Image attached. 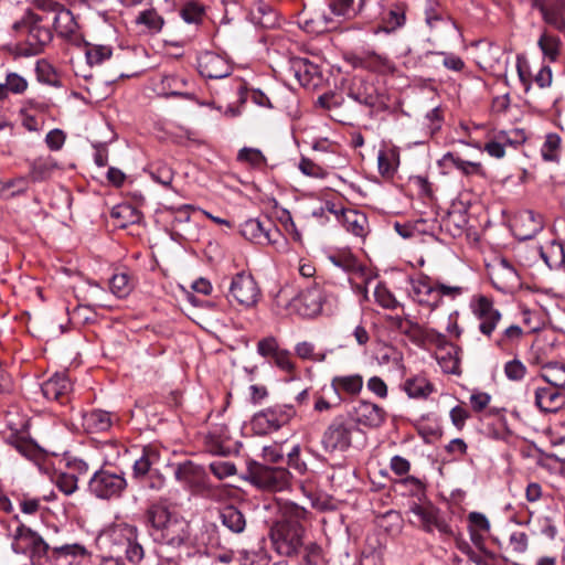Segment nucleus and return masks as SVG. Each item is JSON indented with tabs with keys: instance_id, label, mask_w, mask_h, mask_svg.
<instances>
[{
	"instance_id": "9d476101",
	"label": "nucleus",
	"mask_w": 565,
	"mask_h": 565,
	"mask_svg": "<svg viewBox=\"0 0 565 565\" xmlns=\"http://www.w3.org/2000/svg\"><path fill=\"white\" fill-rule=\"evenodd\" d=\"M90 552L79 543L52 547L47 563L51 565H88Z\"/></svg>"
},
{
	"instance_id": "f704fd0d",
	"label": "nucleus",
	"mask_w": 565,
	"mask_h": 565,
	"mask_svg": "<svg viewBox=\"0 0 565 565\" xmlns=\"http://www.w3.org/2000/svg\"><path fill=\"white\" fill-rule=\"evenodd\" d=\"M290 70L294 72L298 82L306 86L309 85L312 78L319 75V67L302 57H295L290 61Z\"/></svg>"
},
{
	"instance_id": "864d4df0",
	"label": "nucleus",
	"mask_w": 565,
	"mask_h": 565,
	"mask_svg": "<svg viewBox=\"0 0 565 565\" xmlns=\"http://www.w3.org/2000/svg\"><path fill=\"white\" fill-rule=\"evenodd\" d=\"M374 297L375 301L385 309H395L399 306L394 295L383 284L376 286Z\"/></svg>"
},
{
	"instance_id": "ea45409f",
	"label": "nucleus",
	"mask_w": 565,
	"mask_h": 565,
	"mask_svg": "<svg viewBox=\"0 0 565 565\" xmlns=\"http://www.w3.org/2000/svg\"><path fill=\"white\" fill-rule=\"evenodd\" d=\"M404 390L409 397H427L433 392V385L425 377L408 379Z\"/></svg>"
},
{
	"instance_id": "f8f14e48",
	"label": "nucleus",
	"mask_w": 565,
	"mask_h": 565,
	"mask_svg": "<svg viewBox=\"0 0 565 565\" xmlns=\"http://www.w3.org/2000/svg\"><path fill=\"white\" fill-rule=\"evenodd\" d=\"M472 312L479 321V331L490 338L502 318L501 312L494 308L493 301L486 296H479L476 299Z\"/></svg>"
},
{
	"instance_id": "f03ea898",
	"label": "nucleus",
	"mask_w": 565,
	"mask_h": 565,
	"mask_svg": "<svg viewBox=\"0 0 565 565\" xmlns=\"http://www.w3.org/2000/svg\"><path fill=\"white\" fill-rule=\"evenodd\" d=\"M11 547L17 554H29L33 562H47L52 550L41 535L23 524L15 529Z\"/></svg>"
},
{
	"instance_id": "5701e85b",
	"label": "nucleus",
	"mask_w": 565,
	"mask_h": 565,
	"mask_svg": "<svg viewBox=\"0 0 565 565\" xmlns=\"http://www.w3.org/2000/svg\"><path fill=\"white\" fill-rule=\"evenodd\" d=\"M175 479L190 488H201L205 483L204 469L192 461H185L174 470Z\"/></svg>"
},
{
	"instance_id": "6e6552de",
	"label": "nucleus",
	"mask_w": 565,
	"mask_h": 565,
	"mask_svg": "<svg viewBox=\"0 0 565 565\" xmlns=\"http://www.w3.org/2000/svg\"><path fill=\"white\" fill-rule=\"evenodd\" d=\"M253 482L266 491L278 492L290 484V473L285 468L260 466L253 472Z\"/></svg>"
},
{
	"instance_id": "c03bdc74",
	"label": "nucleus",
	"mask_w": 565,
	"mask_h": 565,
	"mask_svg": "<svg viewBox=\"0 0 565 565\" xmlns=\"http://www.w3.org/2000/svg\"><path fill=\"white\" fill-rule=\"evenodd\" d=\"M159 459V455L154 449L143 448L142 455L134 463V473L136 477H142L150 471L152 465Z\"/></svg>"
},
{
	"instance_id": "de8ad7c7",
	"label": "nucleus",
	"mask_w": 565,
	"mask_h": 565,
	"mask_svg": "<svg viewBox=\"0 0 565 565\" xmlns=\"http://www.w3.org/2000/svg\"><path fill=\"white\" fill-rule=\"evenodd\" d=\"M561 41L554 35L543 33L539 40V46L543 54L551 61H555L559 54Z\"/></svg>"
},
{
	"instance_id": "423d86ee",
	"label": "nucleus",
	"mask_w": 565,
	"mask_h": 565,
	"mask_svg": "<svg viewBox=\"0 0 565 565\" xmlns=\"http://www.w3.org/2000/svg\"><path fill=\"white\" fill-rule=\"evenodd\" d=\"M353 426L341 418H334L326 428L321 444L327 452L345 451L352 441Z\"/></svg>"
},
{
	"instance_id": "412c9836",
	"label": "nucleus",
	"mask_w": 565,
	"mask_h": 565,
	"mask_svg": "<svg viewBox=\"0 0 565 565\" xmlns=\"http://www.w3.org/2000/svg\"><path fill=\"white\" fill-rule=\"evenodd\" d=\"M353 65L354 67L379 74H391L395 72V65L392 60L384 54H379L373 51L355 56L353 58Z\"/></svg>"
},
{
	"instance_id": "09e8293b",
	"label": "nucleus",
	"mask_w": 565,
	"mask_h": 565,
	"mask_svg": "<svg viewBox=\"0 0 565 565\" xmlns=\"http://www.w3.org/2000/svg\"><path fill=\"white\" fill-rule=\"evenodd\" d=\"M237 159L248 163L253 168H262L266 166V158L259 149L243 148L238 151Z\"/></svg>"
},
{
	"instance_id": "58836bf2",
	"label": "nucleus",
	"mask_w": 565,
	"mask_h": 565,
	"mask_svg": "<svg viewBox=\"0 0 565 565\" xmlns=\"http://www.w3.org/2000/svg\"><path fill=\"white\" fill-rule=\"evenodd\" d=\"M564 10L565 3L563 1H552V6L542 14L543 20L557 31H565Z\"/></svg>"
},
{
	"instance_id": "7ed1b4c3",
	"label": "nucleus",
	"mask_w": 565,
	"mask_h": 565,
	"mask_svg": "<svg viewBox=\"0 0 565 565\" xmlns=\"http://www.w3.org/2000/svg\"><path fill=\"white\" fill-rule=\"evenodd\" d=\"M260 296V288L252 274L243 270L232 277L226 294L230 302L235 301L244 308H253L257 305Z\"/></svg>"
},
{
	"instance_id": "79ce46f5",
	"label": "nucleus",
	"mask_w": 565,
	"mask_h": 565,
	"mask_svg": "<svg viewBox=\"0 0 565 565\" xmlns=\"http://www.w3.org/2000/svg\"><path fill=\"white\" fill-rule=\"evenodd\" d=\"M55 169V163L50 159H38L32 162L29 177L33 182H42L49 179Z\"/></svg>"
},
{
	"instance_id": "8fccbe9b",
	"label": "nucleus",
	"mask_w": 565,
	"mask_h": 565,
	"mask_svg": "<svg viewBox=\"0 0 565 565\" xmlns=\"http://www.w3.org/2000/svg\"><path fill=\"white\" fill-rule=\"evenodd\" d=\"M111 49L105 45H87L86 58L89 65H100L111 56Z\"/></svg>"
},
{
	"instance_id": "6e6d98bb",
	"label": "nucleus",
	"mask_w": 565,
	"mask_h": 565,
	"mask_svg": "<svg viewBox=\"0 0 565 565\" xmlns=\"http://www.w3.org/2000/svg\"><path fill=\"white\" fill-rule=\"evenodd\" d=\"M397 320L398 329L407 334L412 340L419 341L427 337V331L424 330L418 323L413 322L412 320H403L401 318Z\"/></svg>"
},
{
	"instance_id": "f257e3e1",
	"label": "nucleus",
	"mask_w": 565,
	"mask_h": 565,
	"mask_svg": "<svg viewBox=\"0 0 565 565\" xmlns=\"http://www.w3.org/2000/svg\"><path fill=\"white\" fill-rule=\"evenodd\" d=\"M12 30L17 35L25 38L30 54H39L52 40L50 28L42 24V18L31 10L12 24Z\"/></svg>"
},
{
	"instance_id": "7c9ffc66",
	"label": "nucleus",
	"mask_w": 565,
	"mask_h": 565,
	"mask_svg": "<svg viewBox=\"0 0 565 565\" xmlns=\"http://www.w3.org/2000/svg\"><path fill=\"white\" fill-rule=\"evenodd\" d=\"M175 514L171 513L169 509L161 504H152L146 512L147 523L151 526L150 534H158L161 532Z\"/></svg>"
},
{
	"instance_id": "39448f33",
	"label": "nucleus",
	"mask_w": 565,
	"mask_h": 565,
	"mask_svg": "<svg viewBox=\"0 0 565 565\" xmlns=\"http://www.w3.org/2000/svg\"><path fill=\"white\" fill-rule=\"evenodd\" d=\"M127 487L124 476L100 469L89 480V490L100 499L119 497Z\"/></svg>"
},
{
	"instance_id": "72a5a7b5",
	"label": "nucleus",
	"mask_w": 565,
	"mask_h": 565,
	"mask_svg": "<svg viewBox=\"0 0 565 565\" xmlns=\"http://www.w3.org/2000/svg\"><path fill=\"white\" fill-rule=\"evenodd\" d=\"M185 85L186 81L184 78L178 77L175 75H166L162 76L160 84L158 85V89L159 94L166 97L179 96L186 99H192L193 94L183 90Z\"/></svg>"
},
{
	"instance_id": "a211bd4d",
	"label": "nucleus",
	"mask_w": 565,
	"mask_h": 565,
	"mask_svg": "<svg viewBox=\"0 0 565 565\" xmlns=\"http://www.w3.org/2000/svg\"><path fill=\"white\" fill-rule=\"evenodd\" d=\"M199 72L212 79L224 78L231 74L230 64L218 54L205 52L198 60Z\"/></svg>"
},
{
	"instance_id": "603ef678",
	"label": "nucleus",
	"mask_w": 565,
	"mask_h": 565,
	"mask_svg": "<svg viewBox=\"0 0 565 565\" xmlns=\"http://www.w3.org/2000/svg\"><path fill=\"white\" fill-rule=\"evenodd\" d=\"M526 373L527 367L519 359H513L504 364V374L510 381L520 382L525 377Z\"/></svg>"
},
{
	"instance_id": "680f3d73",
	"label": "nucleus",
	"mask_w": 565,
	"mask_h": 565,
	"mask_svg": "<svg viewBox=\"0 0 565 565\" xmlns=\"http://www.w3.org/2000/svg\"><path fill=\"white\" fill-rule=\"evenodd\" d=\"M320 282V290H322V311L332 313L339 305L338 296L331 290V286Z\"/></svg>"
},
{
	"instance_id": "0e129e2a",
	"label": "nucleus",
	"mask_w": 565,
	"mask_h": 565,
	"mask_svg": "<svg viewBox=\"0 0 565 565\" xmlns=\"http://www.w3.org/2000/svg\"><path fill=\"white\" fill-rule=\"evenodd\" d=\"M55 484L60 491L70 495L77 489V478L71 473H61L56 477Z\"/></svg>"
},
{
	"instance_id": "9b49d317",
	"label": "nucleus",
	"mask_w": 565,
	"mask_h": 565,
	"mask_svg": "<svg viewBox=\"0 0 565 565\" xmlns=\"http://www.w3.org/2000/svg\"><path fill=\"white\" fill-rule=\"evenodd\" d=\"M409 511L417 518L420 527L425 532L431 533L436 530L445 536L454 535L450 525L440 516L439 511L433 505L414 503L411 505Z\"/></svg>"
},
{
	"instance_id": "bb28decb",
	"label": "nucleus",
	"mask_w": 565,
	"mask_h": 565,
	"mask_svg": "<svg viewBox=\"0 0 565 565\" xmlns=\"http://www.w3.org/2000/svg\"><path fill=\"white\" fill-rule=\"evenodd\" d=\"M45 398L61 401L71 391V382L65 374H54L46 380L41 386Z\"/></svg>"
},
{
	"instance_id": "b1692460",
	"label": "nucleus",
	"mask_w": 565,
	"mask_h": 565,
	"mask_svg": "<svg viewBox=\"0 0 565 565\" xmlns=\"http://www.w3.org/2000/svg\"><path fill=\"white\" fill-rule=\"evenodd\" d=\"M331 387L334 391L339 404L342 402V394L355 396L363 388V376L360 374L338 375L331 380Z\"/></svg>"
},
{
	"instance_id": "20e7f679",
	"label": "nucleus",
	"mask_w": 565,
	"mask_h": 565,
	"mask_svg": "<svg viewBox=\"0 0 565 565\" xmlns=\"http://www.w3.org/2000/svg\"><path fill=\"white\" fill-rule=\"evenodd\" d=\"M306 530L301 525L275 523L270 530V539L275 550L285 556L300 553L305 544Z\"/></svg>"
},
{
	"instance_id": "aec40b11",
	"label": "nucleus",
	"mask_w": 565,
	"mask_h": 565,
	"mask_svg": "<svg viewBox=\"0 0 565 565\" xmlns=\"http://www.w3.org/2000/svg\"><path fill=\"white\" fill-rule=\"evenodd\" d=\"M309 519L310 512L306 508L292 501H278V520L275 523L305 527Z\"/></svg>"
},
{
	"instance_id": "052dcab7",
	"label": "nucleus",
	"mask_w": 565,
	"mask_h": 565,
	"mask_svg": "<svg viewBox=\"0 0 565 565\" xmlns=\"http://www.w3.org/2000/svg\"><path fill=\"white\" fill-rule=\"evenodd\" d=\"M395 154L392 151H380L377 154L379 171L383 177H391L395 171Z\"/></svg>"
},
{
	"instance_id": "c756f323",
	"label": "nucleus",
	"mask_w": 565,
	"mask_h": 565,
	"mask_svg": "<svg viewBox=\"0 0 565 565\" xmlns=\"http://www.w3.org/2000/svg\"><path fill=\"white\" fill-rule=\"evenodd\" d=\"M113 425L110 413L102 409H94L83 415V426L89 433L106 431Z\"/></svg>"
},
{
	"instance_id": "e2e57ef3",
	"label": "nucleus",
	"mask_w": 565,
	"mask_h": 565,
	"mask_svg": "<svg viewBox=\"0 0 565 565\" xmlns=\"http://www.w3.org/2000/svg\"><path fill=\"white\" fill-rule=\"evenodd\" d=\"M516 71L520 82L527 92L532 85V74L527 60L522 55L516 56Z\"/></svg>"
},
{
	"instance_id": "4468645a",
	"label": "nucleus",
	"mask_w": 565,
	"mask_h": 565,
	"mask_svg": "<svg viewBox=\"0 0 565 565\" xmlns=\"http://www.w3.org/2000/svg\"><path fill=\"white\" fill-rule=\"evenodd\" d=\"M490 277L493 286L502 292H511L521 284L515 268L505 258L492 267Z\"/></svg>"
},
{
	"instance_id": "a18cd8bd",
	"label": "nucleus",
	"mask_w": 565,
	"mask_h": 565,
	"mask_svg": "<svg viewBox=\"0 0 565 565\" xmlns=\"http://www.w3.org/2000/svg\"><path fill=\"white\" fill-rule=\"evenodd\" d=\"M523 334L524 332L521 327L511 324L498 337L495 345L501 350H505L508 347L519 343Z\"/></svg>"
},
{
	"instance_id": "49530a36",
	"label": "nucleus",
	"mask_w": 565,
	"mask_h": 565,
	"mask_svg": "<svg viewBox=\"0 0 565 565\" xmlns=\"http://www.w3.org/2000/svg\"><path fill=\"white\" fill-rule=\"evenodd\" d=\"M561 138L556 134H548L541 148V154L545 161H557L559 157Z\"/></svg>"
},
{
	"instance_id": "473e14b6",
	"label": "nucleus",
	"mask_w": 565,
	"mask_h": 565,
	"mask_svg": "<svg viewBox=\"0 0 565 565\" xmlns=\"http://www.w3.org/2000/svg\"><path fill=\"white\" fill-rule=\"evenodd\" d=\"M540 255L550 269H565V250L561 243L550 242L540 248Z\"/></svg>"
},
{
	"instance_id": "bf43d9fd",
	"label": "nucleus",
	"mask_w": 565,
	"mask_h": 565,
	"mask_svg": "<svg viewBox=\"0 0 565 565\" xmlns=\"http://www.w3.org/2000/svg\"><path fill=\"white\" fill-rule=\"evenodd\" d=\"M298 168L305 175L310 178L323 179L328 174L324 168L305 157L301 158Z\"/></svg>"
},
{
	"instance_id": "a878e982",
	"label": "nucleus",
	"mask_w": 565,
	"mask_h": 565,
	"mask_svg": "<svg viewBox=\"0 0 565 565\" xmlns=\"http://www.w3.org/2000/svg\"><path fill=\"white\" fill-rule=\"evenodd\" d=\"M341 223L348 232L358 237L363 238L369 233L367 217L364 213L358 210L342 209Z\"/></svg>"
},
{
	"instance_id": "4d7b16f0",
	"label": "nucleus",
	"mask_w": 565,
	"mask_h": 565,
	"mask_svg": "<svg viewBox=\"0 0 565 565\" xmlns=\"http://www.w3.org/2000/svg\"><path fill=\"white\" fill-rule=\"evenodd\" d=\"M425 20L430 28L445 20V13L435 0H428L425 8Z\"/></svg>"
},
{
	"instance_id": "3c124183",
	"label": "nucleus",
	"mask_w": 565,
	"mask_h": 565,
	"mask_svg": "<svg viewBox=\"0 0 565 565\" xmlns=\"http://www.w3.org/2000/svg\"><path fill=\"white\" fill-rule=\"evenodd\" d=\"M111 292L118 298H124L131 291L130 280L127 274H115L109 281Z\"/></svg>"
},
{
	"instance_id": "2f4dec72",
	"label": "nucleus",
	"mask_w": 565,
	"mask_h": 565,
	"mask_svg": "<svg viewBox=\"0 0 565 565\" xmlns=\"http://www.w3.org/2000/svg\"><path fill=\"white\" fill-rule=\"evenodd\" d=\"M540 376L551 386L564 392L565 390V364L561 362H548L542 365Z\"/></svg>"
},
{
	"instance_id": "37998d69",
	"label": "nucleus",
	"mask_w": 565,
	"mask_h": 565,
	"mask_svg": "<svg viewBox=\"0 0 565 565\" xmlns=\"http://www.w3.org/2000/svg\"><path fill=\"white\" fill-rule=\"evenodd\" d=\"M136 23L143 25L151 33L159 32L163 25V19L153 9L141 11L136 18Z\"/></svg>"
},
{
	"instance_id": "c9c22d12",
	"label": "nucleus",
	"mask_w": 565,
	"mask_h": 565,
	"mask_svg": "<svg viewBox=\"0 0 565 565\" xmlns=\"http://www.w3.org/2000/svg\"><path fill=\"white\" fill-rule=\"evenodd\" d=\"M120 554H124L126 559L135 565L141 563L145 557V548L139 540V531L136 526L131 532V537L127 539Z\"/></svg>"
},
{
	"instance_id": "774afa93",
	"label": "nucleus",
	"mask_w": 565,
	"mask_h": 565,
	"mask_svg": "<svg viewBox=\"0 0 565 565\" xmlns=\"http://www.w3.org/2000/svg\"><path fill=\"white\" fill-rule=\"evenodd\" d=\"M274 363L277 367L280 370L292 373L295 370V364L291 360V355L287 350H279L274 356H273Z\"/></svg>"
},
{
	"instance_id": "c85d7f7f",
	"label": "nucleus",
	"mask_w": 565,
	"mask_h": 565,
	"mask_svg": "<svg viewBox=\"0 0 565 565\" xmlns=\"http://www.w3.org/2000/svg\"><path fill=\"white\" fill-rule=\"evenodd\" d=\"M249 14L253 22L263 28H273L277 21L274 8L264 0H255L250 7Z\"/></svg>"
},
{
	"instance_id": "cd10ccee",
	"label": "nucleus",
	"mask_w": 565,
	"mask_h": 565,
	"mask_svg": "<svg viewBox=\"0 0 565 565\" xmlns=\"http://www.w3.org/2000/svg\"><path fill=\"white\" fill-rule=\"evenodd\" d=\"M53 25L60 36L67 40H75L77 38L78 24L73 13L64 7L55 13Z\"/></svg>"
},
{
	"instance_id": "0eeeda50",
	"label": "nucleus",
	"mask_w": 565,
	"mask_h": 565,
	"mask_svg": "<svg viewBox=\"0 0 565 565\" xmlns=\"http://www.w3.org/2000/svg\"><path fill=\"white\" fill-rule=\"evenodd\" d=\"M295 415L296 409L292 405H275L257 413L254 416L253 424L264 433L267 430H278L287 425Z\"/></svg>"
},
{
	"instance_id": "338daca9",
	"label": "nucleus",
	"mask_w": 565,
	"mask_h": 565,
	"mask_svg": "<svg viewBox=\"0 0 565 565\" xmlns=\"http://www.w3.org/2000/svg\"><path fill=\"white\" fill-rule=\"evenodd\" d=\"M210 469L218 479H224L236 473L235 465L228 461H214L210 465Z\"/></svg>"
},
{
	"instance_id": "4be33fe9",
	"label": "nucleus",
	"mask_w": 565,
	"mask_h": 565,
	"mask_svg": "<svg viewBox=\"0 0 565 565\" xmlns=\"http://www.w3.org/2000/svg\"><path fill=\"white\" fill-rule=\"evenodd\" d=\"M542 216L533 211H524L514 220V234L520 241L533 238L543 230Z\"/></svg>"
},
{
	"instance_id": "393cba45",
	"label": "nucleus",
	"mask_w": 565,
	"mask_h": 565,
	"mask_svg": "<svg viewBox=\"0 0 565 565\" xmlns=\"http://www.w3.org/2000/svg\"><path fill=\"white\" fill-rule=\"evenodd\" d=\"M412 287L413 292L420 305H426L431 309L438 307V291H436V284H431L427 276L413 279Z\"/></svg>"
},
{
	"instance_id": "5fc2aeb1",
	"label": "nucleus",
	"mask_w": 565,
	"mask_h": 565,
	"mask_svg": "<svg viewBox=\"0 0 565 565\" xmlns=\"http://www.w3.org/2000/svg\"><path fill=\"white\" fill-rule=\"evenodd\" d=\"M331 260L335 266L343 268L345 271L364 276V268L352 255L333 256Z\"/></svg>"
},
{
	"instance_id": "1a4fd4ad",
	"label": "nucleus",
	"mask_w": 565,
	"mask_h": 565,
	"mask_svg": "<svg viewBox=\"0 0 565 565\" xmlns=\"http://www.w3.org/2000/svg\"><path fill=\"white\" fill-rule=\"evenodd\" d=\"M290 310L305 318H312L322 312V290L320 282L301 291L289 303Z\"/></svg>"
},
{
	"instance_id": "ddd939ff",
	"label": "nucleus",
	"mask_w": 565,
	"mask_h": 565,
	"mask_svg": "<svg viewBox=\"0 0 565 565\" xmlns=\"http://www.w3.org/2000/svg\"><path fill=\"white\" fill-rule=\"evenodd\" d=\"M267 224L268 226L257 218H249L241 225V234L256 244H276L281 234L270 221Z\"/></svg>"
},
{
	"instance_id": "13d9d810",
	"label": "nucleus",
	"mask_w": 565,
	"mask_h": 565,
	"mask_svg": "<svg viewBox=\"0 0 565 565\" xmlns=\"http://www.w3.org/2000/svg\"><path fill=\"white\" fill-rule=\"evenodd\" d=\"M6 88L12 94L20 95L28 89V81L18 73L10 72L6 76Z\"/></svg>"
},
{
	"instance_id": "f3484780",
	"label": "nucleus",
	"mask_w": 565,
	"mask_h": 565,
	"mask_svg": "<svg viewBox=\"0 0 565 565\" xmlns=\"http://www.w3.org/2000/svg\"><path fill=\"white\" fill-rule=\"evenodd\" d=\"M153 539L167 545L179 546L189 539V524L175 514L161 532L153 534Z\"/></svg>"
},
{
	"instance_id": "4c0bfd02",
	"label": "nucleus",
	"mask_w": 565,
	"mask_h": 565,
	"mask_svg": "<svg viewBox=\"0 0 565 565\" xmlns=\"http://www.w3.org/2000/svg\"><path fill=\"white\" fill-rule=\"evenodd\" d=\"M383 22V29L387 33L402 28L406 22V4L404 2L393 4Z\"/></svg>"
},
{
	"instance_id": "dca6fc26",
	"label": "nucleus",
	"mask_w": 565,
	"mask_h": 565,
	"mask_svg": "<svg viewBox=\"0 0 565 565\" xmlns=\"http://www.w3.org/2000/svg\"><path fill=\"white\" fill-rule=\"evenodd\" d=\"M352 417L356 424L377 428L385 422L386 412L374 403L359 401L352 411Z\"/></svg>"
},
{
	"instance_id": "2eb2a0df",
	"label": "nucleus",
	"mask_w": 565,
	"mask_h": 565,
	"mask_svg": "<svg viewBox=\"0 0 565 565\" xmlns=\"http://www.w3.org/2000/svg\"><path fill=\"white\" fill-rule=\"evenodd\" d=\"M534 404L541 413H558L565 407V393L553 386L536 387Z\"/></svg>"
},
{
	"instance_id": "e433bc0d",
	"label": "nucleus",
	"mask_w": 565,
	"mask_h": 565,
	"mask_svg": "<svg viewBox=\"0 0 565 565\" xmlns=\"http://www.w3.org/2000/svg\"><path fill=\"white\" fill-rule=\"evenodd\" d=\"M222 523L233 533H241L246 526L243 513L233 505L224 507L221 511Z\"/></svg>"
},
{
	"instance_id": "6ab92c4d",
	"label": "nucleus",
	"mask_w": 565,
	"mask_h": 565,
	"mask_svg": "<svg viewBox=\"0 0 565 565\" xmlns=\"http://www.w3.org/2000/svg\"><path fill=\"white\" fill-rule=\"evenodd\" d=\"M135 527L136 525L128 523L114 524L100 535L99 541L109 550V553L120 555V550H122L126 540L131 537Z\"/></svg>"
},
{
	"instance_id": "69168bd1",
	"label": "nucleus",
	"mask_w": 565,
	"mask_h": 565,
	"mask_svg": "<svg viewBox=\"0 0 565 565\" xmlns=\"http://www.w3.org/2000/svg\"><path fill=\"white\" fill-rule=\"evenodd\" d=\"M203 7L198 3H186L181 10V17L188 23H199L203 17Z\"/></svg>"
},
{
	"instance_id": "a19ab883",
	"label": "nucleus",
	"mask_w": 565,
	"mask_h": 565,
	"mask_svg": "<svg viewBox=\"0 0 565 565\" xmlns=\"http://www.w3.org/2000/svg\"><path fill=\"white\" fill-rule=\"evenodd\" d=\"M113 218L120 220V227H126L128 224L137 223L141 214L140 212L129 204H119L111 210Z\"/></svg>"
}]
</instances>
